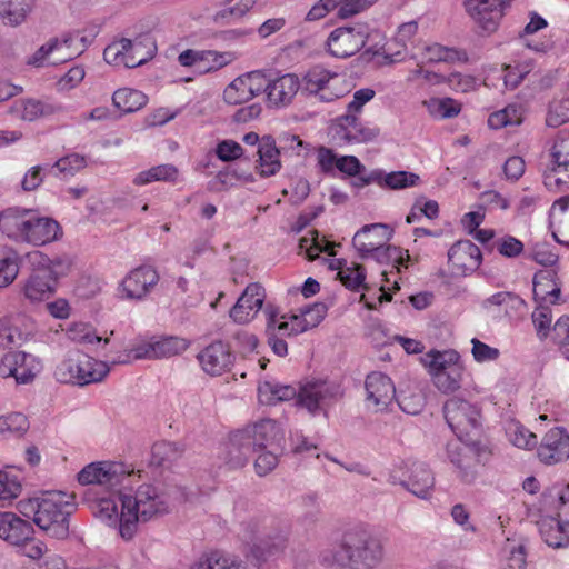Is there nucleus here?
<instances>
[{
  "instance_id": "393cba45",
  "label": "nucleus",
  "mask_w": 569,
  "mask_h": 569,
  "mask_svg": "<svg viewBox=\"0 0 569 569\" xmlns=\"http://www.w3.org/2000/svg\"><path fill=\"white\" fill-rule=\"evenodd\" d=\"M198 359L207 373L219 376L230 369L234 356L228 345L222 341H214L198 355Z\"/></svg>"
},
{
  "instance_id": "423d86ee",
  "label": "nucleus",
  "mask_w": 569,
  "mask_h": 569,
  "mask_svg": "<svg viewBox=\"0 0 569 569\" xmlns=\"http://www.w3.org/2000/svg\"><path fill=\"white\" fill-rule=\"evenodd\" d=\"M109 371L106 362L96 360L82 351L72 350L57 366L54 377L61 383L87 386L102 381Z\"/></svg>"
},
{
  "instance_id": "dca6fc26",
  "label": "nucleus",
  "mask_w": 569,
  "mask_h": 569,
  "mask_svg": "<svg viewBox=\"0 0 569 569\" xmlns=\"http://www.w3.org/2000/svg\"><path fill=\"white\" fill-rule=\"evenodd\" d=\"M127 475L124 466L113 461H97L87 465L78 473L81 485H99L114 487L122 482Z\"/></svg>"
},
{
  "instance_id": "79ce46f5",
  "label": "nucleus",
  "mask_w": 569,
  "mask_h": 569,
  "mask_svg": "<svg viewBox=\"0 0 569 569\" xmlns=\"http://www.w3.org/2000/svg\"><path fill=\"white\" fill-rule=\"evenodd\" d=\"M178 169L173 164H159L146 171L139 172L133 183L136 186H144L153 181H176L178 178Z\"/></svg>"
},
{
  "instance_id": "603ef678",
  "label": "nucleus",
  "mask_w": 569,
  "mask_h": 569,
  "mask_svg": "<svg viewBox=\"0 0 569 569\" xmlns=\"http://www.w3.org/2000/svg\"><path fill=\"white\" fill-rule=\"evenodd\" d=\"M428 366L432 373L448 370L451 366H461L460 356L455 350L430 351L427 353Z\"/></svg>"
},
{
  "instance_id": "e433bc0d",
  "label": "nucleus",
  "mask_w": 569,
  "mask_h": 569,
  "mask_svg": "<svg viewBox=\"0 0 569 569\" xmlns=\"http://www.w3.org/2000/svg\"><path fill=\"white\" fill-rule=\"evenodd\" d=\"M147 101L148 98L143 92L130 88L118 89L112 96L113 106L123 113L140 110Z\"/></svg>"
},
{
  "instance_id": "1a4fd4ad",
  "label": "nucleus",
  "mask_w": 569,
  "mask_h": 569,
  "mask_svg": "<svg viewBox=\"0 0 569 569\" xmlns=\"http://www.w3.org/2000/svg\"><path fill=\"white\" fill-rule=\"evenodd\" d=\"M253 452L283 449L284 431L273 419H261L240 429Z\"/></svg>"
},
{
  "instance_id": "c9c22d12",
  "label": "nucleus",
  "mask_w": 569,
  "mask_h": 569,
  "mask_svg": "<svg viewBox=\"0 0 569 569\" xmlns=\"http://www.w3.org/2000/svg\"><path fill=\"white\" fill-rule=\"evenodd\" d=\"M447 453L451 463L456 466L459 477L465 482H471L476 478V472L472 468V457L466 452V448L459 442H449L447 445Z\"/></svg>"
},
{
  "instance_id": "6e6d98bb",
  "label": "nucleus",
  "mask_w": 569,
  "mask_h": 569,
  "mask_svg": "<svg viewBox=\"0 0 569 569\" xmlns=\"http://www.w3.org/2000/svg\"><path fill=\"white\" fill-rule=\"evenodd\" d=\"M56 111L57 108L53 104L29 99L22 102L21 118L27 121H34L41 117L51 116Z\"/></svg>"
},
{
  "instance_id": "a878e982",
  "label": "nucleus",
  "mask_w": 569,
  "mask_h": 569,
  "mask_svg": "<svg viewBox=\"0 0 569 569\" xmlns=\"http://www.w3.org/2000/svg\"><path fill=\"white\" fill-rule=\"evenodd\" d=\"M377 0H320L307 13L306 19L315 21L323 18L331 10L338 9L337 16L342 19L358 14Z\"/></svg>"
},
{
  "instance_id": "e2e57ef3",
  "label": "nucleus",
  "mask_w": 569,
  "mask_h": 569,
  "mask_svg": "<svg viewBox=\"0 0 569 569\" xmlns=\"http://www.w3.org/2000/svg\"><path fill=\"white\" fill-rule=\"evenodd\" d=\"M191 569H249L229 557L211 553L204 561L196 563Z\"/></svg>"
},
{
  "instance_id": "4c0bfd02",
  "label": "nucleus",
  "mask_w": 569,
  "mask_h": 569,
  "mask_svg": "<svg viewBox=\"0 0 569 569\" xmlns=\"http://www.w3.org/2000/svg\"><path fill=\"white\" fill-rule=\"evenodd\" d=\"M181 449L173 442H156L152 446L150 465L159 468H170L181 458Z\"/></svg>"
},
{
  "instance_id": "37998d69",
  "label": "nucleus",
  "mask_w": 569,
  "mask_h": 569,
  "mask_svg": "<svg viewBox=\"0 0 569 569\" xmlns=\"http://www.w3.org/2000/svg\"><path fill=\"white\" fill-rule=\"evenodd\" d=\"M506 435L509 442L519 449L531 450L537 447V436L519 421H510L506 427Z\"/></svg>"
},
{
  "instance_id": "13d9d810",
  "label": "nucleus",
  "mask_w": 569,
  "mask_h": 569,
  "mask_svg": "<svg viewBox=\"0 0 569 569\" xmlns=\"http://www.w3.org/2000/svg\"><path fill=\"white\" fill-rule=\"evenodd\" d=\"M19 272L18 254L8 251L0 258V288L8 287L14 281Z\"/></svg>"
},
{
  "instance_id": "7c9ffc66",
  "label": "nucleus",
  "mask_w": 569,
  "mask_h": 569,
  "mask_svg": "<svg viewBox=\"0 0 569 569\" xmlns=\"http://www.w3.org/2000/svg\"><path fill=\"white\" fill-rule=\"evenodd\" d=\"M258 160L256 170L261 178L276 176L282 168L280 161V150L272 136H263L260 147L257 150Z\"/></svg>"
},
{
  "instance_id": "49530a36",
  "label": "nucleus",
  "mask_w": 569,
  "mask_h": 569,
  "mask_svg": "<svg viewBox=\"0 0 569 569\" xmlns=\"http://www.w3.org/2000/svg\"><path fill=\"white\" fill-rule=\"evenodd\" d=\"M188 348L186 339L179 337H162L154 340V353L156 359L170 358L177 356Z\"/></svg>"
},
{
  "instance_id": "0eeeda50",
  "label": "nucleus",
  "mask_w": 569,
  "mask_h": 569,
  "mask_svg": "<svg viewBox=\"0 0 569 569\" xmlns=\"http://www.w3.org/2000/svg\"><path fill=\"white\" fill-rule=\"evenodd\" d=\"M156 51L157 46L152 37L140 34L132 40L122 38L110 43L103 51V59L109 64L136 68L151 60Z\"/></svg>"
},
{
  "instance_id": "f8f14e48",
  "label": "nucleus",
  "mask_w": 569,
  "mask_h": 569,
  "mask_svg": "<svg viewBox=\"0 0 569 569\" xmlns=\"http://www.w3.org/2000/svg\"><path fill=\"white\" fill-rule=\"evenodd\" d=\"M40 362L30 353L10 351L0 361V376L13 377L17 383L31 382L40 371Z\"/></svg>"
},
{
  "instance_id": "864d4df0",
  "label": "nucleus",
  "mask_w": 569,
  "mask_h": 569,
  "mask_svg": "<svg viewBox=\"0 0 569 569\" xmlns=\"http://www.w3.org/2000/svg\"><path fill=\"white\" fill-rule=\"evenodd\" d=\"M539 531L545 542L552 548H563L561 536V521L556 518L542 519Z\"/></svg>"
},
{
  "instance_id": "680f3d73",
  "label": "nucleus",
  "mask_w": 569,
  "mask_h": 569,
  "mask_svg": "<svg viewBox=\"0 0 569 569\" xmlns=\"http://www.w3.org/2000/svg\"><path fill=\"white\" fill-rule=\"evenodd\" d=\"M233 59L234 56L231 52L204 51V63L203 66H199V72L207 73L217 71L228 66Z\"/></svg>"
},
{
  "instance_id": "4d7b16f0",
  "label": "nucleus",
  "mask_w": 569,
  "mask_h": 569,
  "mask_svg": "<svg viewBox=\"0 0 569 569\" xmlns=\"http://www.w3.org/2000/svg\"><path fill=\"white\" fill-rule=\"evenodd\" d=\"M271 71L254 70L242 74V79L246 82L250 94L257 97L261 93L267 96Z\"/></svg>"
},
{
  "instance_id": "7ed1b4c3",
  "label": "nucleus",
  "mask_w": 569,
  "mask_h": 569,
  "mask_svg": "<svg viewBox=\"0 0 569 569\" xmlns=\"http://www.w3.org/2000/svg\"><path fill=\"white\" fill-rule=\"evenodd\" d=\"M74 509V496L63 492H51L18 502L20 513L31 518L42 531L58 540L69 536V518Z\"/></svg>"
},
{
  "instance_id": "a18cd8bd",
  "label": "nucleus",
  "mask_w": 569,
  "mask_h": 569,
  "mask_svg": "<svg viewBox=\"0 0 569 569\" xmlns=\"http://www.w3.org/2000/svg\"><path fill=\"white\" fill-rule=\"evenodd\" d=\"M436 387L445 392H453L460 388L462 366H451L448 370L432 373Z\"/></svg>"
},
{
  "instance_id": "cd10ccee",
  "label": "nucleus",
  "mask_w": 569,
  "mask_h": 569,
  "mask_svg": "<svg viewBox=\"0 0 569 569\" xmlns=\"http://www.w3.org/2000/svg\"><path fill=\"white\" fill-rule=\"evenodd\" d=\"M62 237V229L58 221L50 217L40 216L32 210L26 243L36 247L53 242Z\"/></svg>"
},
{
  "instance_id": "f704fd0d",
  "label": "nucleus",
  "mask_w": 569,
  "mask_h": 569,
  "mask_svg": "<svg viewBox=\"0 0 569 569\" xmlns=\"http://www.w3.org/2000/svg\"><path fill=\"white\" fill-rule=\"evenodd\" d=\"M110 493L109 497H101L91 505L92 513L100 521L110 527H118L120 530L121 512L118 511L119 495Z\"/></svg>"
},
{
  "instance_id": "412c9836",
  "label": "nucleus",
  "mask_w": 569,
  "mask_h": 569,
  "mask_svg": "<svg viewBox=\"0 0 569 569\" xmlns=\"http://www.w3.org/2000/svg\"><path fill=\"white\" fill-rule=\"evenodd\" d=\"M335 78H337V73L323 67L315 66L300 80V90L303 94L318 97L322 102H331L339 98L338 93L330 90V82Z\"/></svg>"
},
{
  "instance_id": "9b49d317",
  "label": "nucleus",
  "mask_w": 569,
  "mask_h": 569,
  "mask_svg": "<svg viewBox=\"0 0 569 569\" xmlns=\"http://www.w3.org/2000/svg\"><path fill=\"white\" fill-rule=\"evenodd\" d=\"M367 41L362 27H339L332 30L326 41L328 52L339 59L356 54Z\"/></svg>"
},
{
  "instance_id": "338daca9",
  "label": "nucleus",
  "mask_w": 569,
  "mask_h": 569,
  "mask_svg": "<svg viewBox=\"0 0 569 569\" xmlns=\"http://www.w3.org/2000/svg\"><path fill=\"white\" fill-rule=\"evenodd\" d=\"M567 121H569V99L553 102L547 114V126L557 128Z\"/></svg>"
},
{
  "instance_id": "5701e85b",
  "label": "nucleus",
  "mask_w": 569,
  "mask_h": 569,
  "mask_svg": "<svg viewBox=\"0 0 569 569\" xmlns=\"http://www.w3.org/2000/svg\"><path fill=\"white\" fill-rule=\"evenodd\" d=\"M159 274L151 266H140L128 273L121 287L129 299H143L158 283Z\"/></svg>"
},
{
  "instance_id": "ea45409f",
  "label": "nucleus",
  "mask_w": 569,
  "mask_h": 569,
  "mask_svg": "<svg viewBox=\"0 0 569 569\" xmlns=\"http://www.w3.org/2000/svg\"><path fill=\"white\" fill-rule=\"evenodd\" d=\"M379 187L382 189L400 190L418 184L420 177L409 171L386 172L379 169Z\"/></svg>"
},
{
  "instance_id": "3c124183",
  "label": "nucleus",
  "mask_w": 569,
  "mask_h": 569,
  "mask_svg": "<svg viewBox=\"0 0 569 569\" xmlns=\"http://www.w3.org/2000/svg\"><path fill=\"white\" fill-rule=\"evenodd\" d=\"M299 247L306 251L308 259L311 261L316 260L320 252H326L329 256L336 254L333 251L335 243L327 240H322V242H320L317 231L312 232L311 238L302 237L299 240Z\"/></svg>"
},
{
  "instance_id": "09e8293b",
  "label": "nucleus",
  "mask_w": 569,
  "mask_h": 569,
  "mask_svg": "<svg viewBox=\"0 0 569 569\" xmlns=\"http://www.w3.org/2000/svg\"><path fill=\"white\" fill-rule=\"evenodd\" d=\"M234 0H226L227 7L219 10L214 14L216 22H230L234 19L242 18L249 12L256 4V0H240L239 2L231 4Z\"/></svg>"
},
{
  "instance_id": "473e14b6",
  "label": "nucleus",
  "mask_w": 569,
  "mask_h": 569,
  "mask_svg": "<svg viewBox=\"0 0 569 569\" xmlns=\"http://www.w3.org/2000/svg\"><path fill=\"white\" fill-rule=\"evenodd\" d=\"M273 519H263L261 523L259 522H250L247 525V529L250 531L252 536V541H259L264 548L279 549L282 548L288 535L287 527L278 530L277 532L271 531Z\"/></svg>"
},
{
  "instance_id": "052dcab7",
  "label": "nucleus",
  "mask_w": 569,
  "mask_h": 569,
  "mask_svg": "<svg viewBox=\"0 0 569 569\" xmlns=\"http://www.w3.org/2000/svg\"><path fill=\"white\" fill-rule=\"evenodd\" d=\"M539 306L533 310L531 318L532 322L536 327L537 335L540 340H543L548 337L550 327H551V320H552V313L551 309L548 306L542 305L543 302L538 301Z\"/></svg>"
},
{
  "instance_id": "bf43d9fd",
  "label": "nucleus",
  "mask_w": 569,
  "mask_h": 569,
  "mask_svg": "<svg viewBox=\"0 0 569 569\" xmlns=\"http://www.w3.org/2000/svg\"><path fill=\"white\" fill-rule=\"evenodd\" d=\"M283 449H264L260 452H256L258 455L254 461V470L256 473L260 477L267 476L270 473L279 462V455L282 453Z\"/></svg>"
},
{
  "instance_id": "774afa93",
  "label": "nucleus",
  "mask_w": 569,
  "mask_h": 569,
  "mask_svg": "<svg viewBox=\"0 0 569 569\" xmlns=\"http://www.w3.org/2000/svg\"><path fill=\"white\" fill-rule=\"evenodd\" d=\"M553 339L560 346L562 355L569 359V316H561L553 326Z\"/></svg>"
},
{
  "instance_id": "6e6552de",
  "label": "nucleus",
  "mask_w": 569,
  "mask_h": 569,
  "mask_svg": "<svg viewBox=\"0 0 569 569\" xmlns=\"http://www.w3.org/2000/svg\"><path fill=\"white\" fill-rule=\"evenodd\" d=\"M549 162L543 170V183L549 190L569 187V132L560 131L549 153Z\"/></svg>"
},
{
  "instance_id": "bb28decb",
  "label": "nucleus",
  "mask_w": 569,
  "mask_h": 569,
  "mask_svg": "<svg viewBox=\"0 0 569 569\" xmlns=\"http://www.w3.org/2000/svg\"><path fill=\"white\" fill-rule=\"evenodd\" d=\"M32 210L8 208L0 213V231L9 239L26 243Z\"/></svg>"
},
{
  "instance_id": "2f4dec72",
  "label": "nucleus",
  "mask_w": 569,
  "mask_h": 569,
  "mask_svg": "<svg viewBox=\"0 0 569 569\" xmlns=\"http://www.w3.org/2000/svg\"><path fill=\"white\" fill-rule=\"evenodd\" d=\"M533 297L536 301L556 303L560 298L561 288L557 282L555 270H540L533 276Z\"/></svg>"
},
{
  "instance_id": "c85d7f7f",
  "label": "nucleus",
  "mask_w": 569,
  "mask_h": 569,
  "mask_svg": "<svg viewBox=\"0 0 569 569\" xmlns=\"http://www.w3.org/2000/svg\"><path fill=\"white\" fill-rule=\"evenodd\" d=\"M34 529L32 525L14 512H0V539L12 546H20L30 540Z\"/></svg>"
},
{
  "instance_id": "a211bd4d",
  "label": "nucleus",
  "mask_w": 569,
  "mask_h": 569,
  "mask_svg": "<svg viewBox=\"0 0 569 569\" xmlns=\"http://www.w3.org/2000/svg\"><path fill=\"white\" fill-rule=\"evenodd\" d=\"M300 79L296 73H279L271 71L267 104L270 108H286L290 106L300 90Z\"/></svg>"
},
{
  "instance_id": "f257e3e1",
  "label": "nucleus",
  "mask_w": 569,
  "mask_h": 569,
  "mask_svg": "<svg viewBox=\"0 0 569 569\" xmlns=\"http://www.w3.org/2000/svg\"><path fill=\"white\" fill-rule=\"evenodd\" d=\"M183 496L180 488L158 480L138 487L134 495H119L121 503L120 536L131 540L139 522H147L170 511L171 505Z\"/></svg>"
},
{
  "instance_id": "4468645a",
  "label": "nucleus",
  "mask_w": 569,
  "mask_h": 569,
  "mask_svg": "<svg viewBox=\"0 0 569 569\" xmlns=\"http://www.w3.org/2000/svg\"><path fill=\"white\" fill-rule=\"evenodd\" d=\"M57 276L49 266L34 269L22 282L20 292L30 303H39L56 292Z\"/></svg>"
},
{
  "instance_id": "b1692460",
  "label": "nucleus",
  "mask_w": 569,
  "mask_h": 569,
  "mask_svg": "<svg viewBox=\"0 0 569 569\" xmlns=\"http://www.w3.org/2000/svg\"><path fill=\"white\" fill-rule=\"evenodd\" d=\"M365 388L367 400L376 408L383 410L397 397L392 380L382 372H371L367 376Z\"/></svg>"
},
{
  "instance_id": "69168bd1",
  "label": "nucleus",
  "mask_w": 569,
  "mask_h": 569,
  "mask_svg": "<svg viewBox=\"0 0 569 569\" xmlns=\"http://www.w3.org/2000/svg\"><path fill=\"white\" fill-rule=\"evenodd\" d=\"M338 276L346 288L357 291L363 286L366 271L362 266L356 264L355 267H347L345 270H340Z\"/></svg>"
},
{
  "instance_id": "2eb2a0df",
  "label": "nucleus",
  "mask_w": 569,
  "mask_h": 569,
  "mask_svg": "<svg viewBox=\"0 0 569 569\" xmlns=\"http://www.w3.org/2000/svg\"><path fill=\"white\" fill-rule=\"evenodd\" d=\"M332 137L338 143H365L379 136V129L365 127L357 114L346 113L336 119L331 127Z\"/></svg>"
},
{
  "instance_id": "0e129e2a",
  "label": "nucleus",
  "mask_w": 569,
  "mask_h": 569,
  "mask_svg": "<svg viewBox=\"0 0 569 569\" xmlns=\"http://www.w3.org/2000/svg\"><path fill=\"white\" fill-rule=\"evenodd\" d=\"M21 492V483L16 476L0 471V501L2 506L11 502Z\"/></svg>"
},
{
  "instance_id": "de8ad7c7",
  "label": "nucleus",
  "mask_w": 569,
  "mask_h": 569,
  "mask_svg": "<svg viewBox=\"0 0 569 569\" xmlns=\"http://www.w3.org/2000/svg\"><path fill=\"white\" fill-rule=\"evenodd\" d=\"M430 114L439 119H449L459 114L460 104L451 98H432L425 101Z\"/></svg>"
},
{
  "instance_id": "8fccbe9b",
  "label": "nucleus",
  "mask_w": 569,
  "mask_h": 569,
  "mask_svg": "<svg viewBox=\"0 0 569 569\" xmlns=\"http://www.w3.org/2000/svg\"><path fill=\"white\" fill-rule=\"evenodd\" d=\"M29 429L28 418L20 412L0 417V435L21 437Z\"/></svg>"
},
{
  "instance_id": "aec40b11",
  "label": "nucleus",
  "mask_w": 569,
  "mask_h": 569,
  "mask_svg": "<svg viewBox=\"0 0 569 569\" xmlns=\"http://www.w3.org/2000/svg\"><path fill=\"white\" fill-rule=\"evenodd\" d=\"M480 249L470 240H459L448 250V263L456 276H466L481 263Z\"/></svg>"
},
{
  "instance_id": "f3484780",
  "label": "nucleus",
  "mask_w": 569,
  "mask_h": 569,
  "mask_svg": "<svg viewBox=\"0 0 569 569\" xmlns=\"http://www.w3.org/2000/svg\"><path fill=\"white\" fill-rule=\"evenodd\" d=\"M511 0H466L465 6L477 26L487 33L497 30L503 8Z\"/></svg>"
},
{
  "instance_id": "ddd939ff",
  "label": "nucleus",
  "mask_w": 569,
  "mask_h": 569,
  "mask_svg": "<svg viewBox=\"0 0 569 569\" xmlns=\"http://www.w3.org/2000/svg\"><path fill=\"white\" fill-rule=\"evenodd\" d=\"M539 461L546 466L561 463L569 459V433L562 427L548 430L536 447Z\"/></svg>"
},
{
  "instance_id": "c03bdc74",
  "label": "nucleus",
  "mask_w": 569,
  "mask_h": 569,
  "mask_svg": "<svg viewBox=\"0 0 569 569\" xmlns=\"http://www.w3.org/2000/svg\"><path fill=\"white\" fill-rule=\"evenodd\" d=\"M76 40L72 33L66 34L62 39L53 38L50 39L47 43L42 44L29 59L28 63L40 67L43 64L44 60L49 57V54L56 52V50H61L64 47L70 48L71 43Z\"/></svg>"
},
{
  "instance_id": "f03ea898",
  "label": "nucleus",
  "mask_w": 569,
  "mask_h": 569,
  "mask_svg": "<svg viewBox=\"0 0 569 569\" xmlns=\"http://www.w3.org/2000/svg\"><path fill=\"white\" fill-rule=\"evenodd\" d=\"M338 547L337 551L321 555L323 565L350 569H375L385 557L381 540L361 523L346 528Z\"/></svg>"
},
{
  "instance_id": "6ab92c4d",
  "label": "nucleus",
  "mask_w": 569,
  "mask_h": 569,
  "mask_svg": "<svg viewBox=\"0 0 569 569\" xmlns=\"http://www.w3.org/2000/svg\"><path fill=\"white\" fill-rule=\"evenodd\" d=\"M393 230L385 223H371L363 226L352 238V246L359 252L361 259L369 258L379 247L388 243Z\"/></svg>"
},
{
  "instance_id": "9d476101",
  "label": "nucleus",
  "mask_w": 569,
  "mask_h": 569,
  "mask_svg": "<svg viewBox=\"0 0 569 569\" xmlns=\"http://www.w3.org/2000/svg\"><path fill=\"white\" fill-rule=\"evenodd\" d=\"M406 477L393 470L388 478L389 483L400 485L420 499H429L435 487V477L429 467L422 462L406 465Z\"/></svg>"
},
{
  "instance_id": "a19ab883",
  "label": "nucleus",
  "mask_w": 569,
  "mask_h": 569,
  "mask_svg": "<svg viewBox=\"0 0 569 569\" xmlns=\"http://www.w3.org/2000/svg\"><path fill=\"white\" fill-rule=\"evenodd\" d=\"M87 159L79 153H70L58 159L49 167L50 172L61 179L73 177L77 172L86 168Z\"/></svg>"
},
{
  "instance_id": "20e7f679",
  "label": "nucleus",
  "mask_w": 569,
  "mask_h": 569,
  "mask_svg": "<svg viewBox=\"0 0 569 569\" xmlns=\"http://www.w3.org/2000/svg\"><path fill=\"white\" fill-rule=\"evenodd\" d=\"M258 395L261 402L276 405L278 401L293 399L297 396V390L290 385L266 380L259 383ZM341 396L342 392L338 383L328 380H315L300 388L298 403L315 415L336 402Z\"/></svg>"
},
{
  "instance_id": "c756f323",
  "label": "nucleus",
  "mask_w": 569,
  "mask_h": 569,
  "mask_svg": "<svg viewBox=\"0 0 569 569\" xmlns=\"http://www.w3.org/2000/svg\"><path fill=\"white\" fill-rule=\"evenodd\" d=\"M253 455L246 437L240 429L229 435L228 441L223 445L220 459L231 469L244 467Z\"/></svg>"
},
{
  "instance_id": "4be33fe9",
  "label": "nucleus",
  "mask_w": 569,
  "mask_h": 569,
  "mask_svg": "<svg viewBox=\"0 0 569 569\" xmlns=\"http://www.w3.org/2000/svg\"><path fill=\"white\" fill-rule=\"evenodd\" d=\"M264 298L266 293L261 284L257 282L248 284L236 305L231 308L229 312L230 318L237 323L251 321L262 308Z\"/></svg>"
},
{
  "instance_id": "58836bf2",
  "label": "nucleus",
  "mask_w": 569,
  "mask_h": 569,
  "mask_svg": "<svg viewBox=\"0 0 569 569\" xmlns=\"http://www.w3.org/2000/svg\"><path fill=\"white\" fill-rule=\"evenodd\" d=\"M370 257L381 264H391V267L398 271H400L402 267L408 268V261L410 260L408 250L387 243L379 247Z\"/></svg>"
},
{
  "instance_id": "72a5a7b5",
  "label": "nucleus",
  "mask_w": 569,
  "mask_h": 569,
  "mask_svg": "<svg viewBox=\"0 0 569 569\" xmlns=\"http://www.w3.org/2000/svg\"><path fill=\"white\" fill-rule=\"evenodd\" d=\"M36 0H0V19L7 26L17 27L26 21Z\"/></svg>"
},
{
  "instance_id": "39448f33",
  "label": "nucleus",
  "mask_w": 569,
  "mask_h": 569,
  "mask_svg": "<svg viewBox=\"0 0 569 569\" xmlns=\"http://www.w3.org/2000/svg\"><path fill=\"white\" fill-rule=\"evenodd\" d=\"M445 419L466 447L479 452L481 413L478 407L460 398H451L443 405Z\"/></svg>"
},
{
  "instance_id": "5fc2aeb1",
  "label": "nucleus",
  "mask_w": 569,
  "mask_h": 569,
  "mask_svg": "<svg viewBox=\"0 0 569 569\" xmlns=\"http://www.w3.org/2000/svg\"><path fill=\"white\" fill-rule=\"evenodd\" d=\"M223 99L228 104L237 106L253 99L242 77L236 78L223 91Z\"/></svg>"
}]
</instances>
